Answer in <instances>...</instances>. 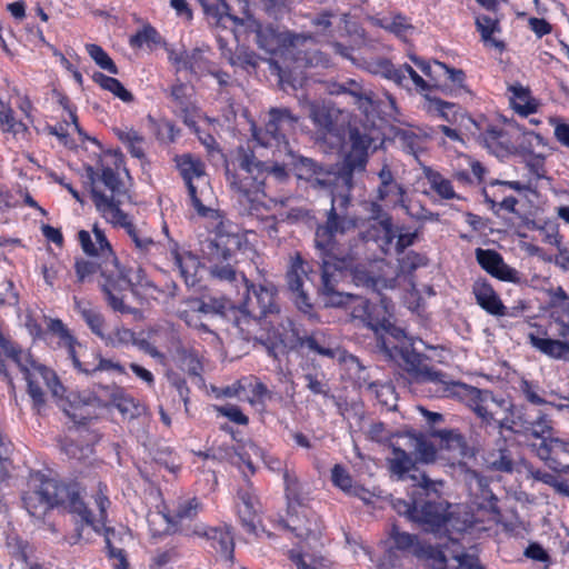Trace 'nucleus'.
<instances>
[{
    "label": "nucleus",
    "instance_id": "nucleus-46",
    "mask_svg": "<svg viewBox=\"0 0 569 569\" xmlns=\"http://www.w3.org/2000/svg\"><path fill=\"white\" fill-rule=\"evenodd\" d=\"M74 271L77 276V282H98L100 276V260L94 258H77L74 261Z\"/></svg>",
    "mask_w": 569,
    "mask_h": 569
},
{
    "label": "nucleus",
    "instance_id": "nucleus-55",
    "mask_svg": "<svg viewBox=\"0 0 569 569\" xmlns=\"http://www.w3.org/2000/svg\"><path fill=\"white\" fill-rule=\"evenodd\" d=\"M186 307H191L193 309L200 310L203 316L210 315H222L227 308V301L223 299H214L210 298L208 301L200 299H188L186 302Z\"/></svg>",
    "mask_w": 569,
    "mask_h": 569
},
{
    "label": "nucleus",
    "instance_id": "nucleus-8",
    "mask_svg": "<svg viewBox=\"0 0 569 569\" xmlns=\"http://www.w3.org/2000/svg\"><path fill=\"white\" fill-rule=\"evenodd\" d=\"M108 487L101 482L98 483L97 490L92 496L94 505L98 508V515L91 512V518L97 522L99 528L80 518L81 523L76 529V535L72 537L71 543H77L83 539V530L86 527H91L97 533L103 535L104 541L109 551V556L116 560L113 563L114 569H129L128 561L121 548L116 546L118 535L113 528L107 527V510L110 507L108 498Z\"/></svg>",
    "mask_w": 569,
    "mask_h": 569
},
{
    "label": "nucleus",
    "instance_id": "nucleus-60",
    "mask_svg": "<svg viewBox=\"0 0 569 569\" xmlns=\"http://www.w3.org/2000/svg\"><path fill=\"white\" fill-rule=\"evenodd\" d=\"M369 388L375 393L377 400L388 410H395L397 408V396L392 385L371 383Z\"/></svg>",
    "mask_w": 569,
    "mask_h": 569
},
{
    "label": "nucleus",
    "instance_id": "nucleus-31",
    "mask_svg": "<svg viewBox=\"0 0 569 569\" xmlns=\"http://www.w3.org/2000/svg\"><path fill=\"white\" fill-rule=\"evenodd\" d=\"M69 356L72 359L73 366L80 372H83L86 375H92L97 371H108V370H113L119 373H124V369L120 363L113 362L109 359H103L98 355H96V356L92 355L94 360H97V362H94V363H90L88 361H81L79 359V357L77 356L74 346L72 343H70V346H69Z\"/></svg>",
    "mask_w": 569,
    "mask_h": 569
},
{
    "label": "nucleus",
    "instance_id": "nucleus-27",
    "mask_svg": "<svg viewBox=\"0 0 569 569\" xmlns=\"http://www.w3.org/2000/svg\"><path fill=\"white\" fill-rule=\"evenodd\" d=\"M169 60L176 66L177 71L188 70L190 73L199 76L207 69V61L199 49L191 51L170 52Z\"/></svg>",
    "mask_w": 569,
    "mask_h": 569
},
{
    "label": "nucleus",
    "instance_id": "nucleus-24",
    "mask_svg": "<svg viewBox=\"0 0 569 569\" xmlns=\"http://www.w3.org/2000/svg\"><path fill=\"white\" fill-rule=\"evenodd\" d=\"M250 452H252L256 456H259L266 463V466L272 470V471H282L283 472V479L287 485V488L289 489L291 485H295L297 482V479L295 477H291L287 469L283 468V462L273 456L264 455V452L254 443L250 442L246 446L244 452L238 453L236 451L227 452V456L230 457L232 460L234 457L238 458L236 462L242 461L246 463V466L249 468V470L253 473L254 468L253 463L250 460Z\"/></svg>",
    "mask_w": 569,
    "mask_h": 569
},
{
    "label": "nucleus",
    "instance_id": "nucleus-29",
    "mask_svg": "<svg viewBox=\"0 0 569 569\" xmlns=\"http://www.w3.org/2000/svg\"><path fill=\"white\" fill-rule=\"evenodd\" d=\"M106 221L116 227L123 228L140 252L147 253L156 246L153 239L143 229L137 228L124 211L122 217Z\"/></svg>",
    "mask_w": 569,
    "mask_h": 569
},
{
    "label": "nucleus",
    "instance_id": "nucleus-44",
    "mask_svg": "<svg viewBox=\"0 0 569 569\" xmlns=\"http://www.w3.org/2000/svg\"><path fill=\"white\" fill-rule=\"evenodd\" d=\"M76 308L90 330L100 339L104 340L107 336V326L102 315L96 309H92L88 305H83L78 300H76Z\"/></svg>",
    "mask_w": 569,
    "mask_h": 569
},
{
    "label": "nucleus",
    "instance_id": "nucleus-45",
    "mask_svg": "<svg viewBox=\"0 0 569 569\" xmlns=\"http://www.w3.org/2000/svg\"><path fill=\"white\" fill-rule=\"evenodd\" d=\"M476 27L481 34V39L486 43H489L499 51L505 50V43L500 40L492 38V34L495 32L500 31L499 21L497 19H492L489 16H479L476 19Z\"/></svg>",
    "mask_w": 569,
    "mask_h": 569
},
{
    "label": "nucleus",
    "instance_id": "nucleus-18",
    "mask_svg": "<svg viewBox=\"0 0 569 569\" xmlns=\"http://www.w3.org/2000/svg\"><path fill=\"white\" fill-rule=\"evenodd\" d=\"M247 298L244 301V310L248 315L260 318L278 312L276 302L277 290L272 284H250L247 287Z\"/></svg>",
    "mask_w": 569,
    "mask_h": 569
},
{
    "label": "nucleus",
    "instance_id": "nucleus-1",
    "mask_svg": "<svg viewBox=\"0 0 569 569\" xmlns=\"http://www.w3.org/2000/svg\"><path fill=\"white\" fill-rule=\"evenodd\" d=\"M78 240L83 252L90 258L100 260V276L98 286L103 292L108 305L121 313H130L131 308L123 301V292L134 284L129 270L119 262L104 231L93 224L92 231L80 230Z\"/></svg>",
    "mask_w": 569,
    "mask_h": 569
},
{
    "label": "nucleus",
    "instance_id": "nucleus-26",
    "mask_svg": "<svg viewBox=\"0 0 569 569\" xmlns=\"http://www.w3.org/2000/svg\"><path fill=\"white\" fill-rule=\"evenodd\" d=\"M190 90L184 83H176L170 89V98L174 103V111L188 127L193 128L198 109L190 100Z\"/></svg>",
    "mask_w": 569,
    "mask_h": 569
},
{
    "label": "nucleus",
    "instance_id": "nucleus-47",
    "mask_svg": "<svg viewBox=\"0 0 569 569\" xmlns=\"http://www.w3.org/2000/svg\"><path fill=\"white\" fill-rule=\"evenodd\" d=\"M415 556L423 561L431 569H447V558L442 550L432 545L425 543L415 549Z\"/></svg>",
    "mask_w": 569,
    "mask_h": 569
},
{
    "label": "nucleus",
    "instance_id": "nucleus-7",
    "mask_svg": "<svg viewBox=\"0 0 569 569\" xmlns=\"http://www.w3.org/2000/svg\"><path fill=\"white\" fill-rule=\"evenodd\" d=\"M236 161L238 168L234 172H231L228 167L226 169L227 181L241 197V201H247L254 207L266 196L267 166L257 159L252 150L242 147L237 151Z\"/></svg>",
    "mask_w": 569,
    "mask_h": 569
},
{
    "label": "nucleus",
    "instance_id": "nucleus-15",
    "mask_svg": "<svg viewBox=\"0 0 569 569\" xmlns=\"http://www.w3.org/2000/svg\"><path fill=\"white\" fill-rule=\"evenodd\" d=\"M23 375L28 382V393L36 407L39 408L44 403L41 385L47 386L54 398H62L64 388L58 380L57 375L48 367L37 363L28 372H23Z\"/></svg>",
    "mask_w": 569,
    "mask_h": 569
},
{
    "label": "nucleus",
    "instance_id": "nucleus-11",
    "mask_svg": "<svg viewBox=\"0 0 569 569\" xmlns=\"http://www.w3.org/2000/svg\"><path fill=\"white\" fill-rule=\"evenodd\" d=\"M351 303L352 318L361 321L363 326L373 330L377 335V341L382 336L396 338V335L401 333V330L395 328L389 322V312L385 300H382L380 305H372L367 299L356 295Z\"/></svg>",
    "mask_w": 569,
    "mask_h": 569
},
{
    "label": "nucleus",
    "instance_id": "nucleus-42",
    "mask_svg": "<svg viewBox=\"0 0 569 569\" xmlns=\"http://www.w3.org/2000/svg\"><path fill=\"white\" fill-rule=\"evenodd\" d=\"M396 140L406 152L418 158L426 149L427 136L412 129H400L396 132Z\"/></svg>",
    "mask_w": 569,
    "mask_h": 569
},
{
    "label": "nucleus",
    "instance_id": "nucleus-33",
    "mask_svg": "<svg viewBox=\"0 0 569 569\" xmlns=\"http://www.w3.org/2000/svg\"><path fill=\"white\" fill-rule=\"evenodd\" d=\"M117 138L126 146L130 154L137 159L146 157V138L131 127H120L113 129Z\"/></svg>",
    "mask_w": 569,
    "mask_h": 569
},
{
    "label": "nucleus",
    "instance_id": "nucleus-62",
    "mask_svg": "<svg viewBox=\"0 0 569 569\" xmlns=\"http://www.w3.org/2000/svg\"><path fill=\"white\" fill-rule=\"evenodd\" d=\"M308 114L316 126L330 130L333 126L329 110L318 102H308Z\"/></svg>",
    "mask_w": 569,
    "mask_h": 569
},
{
    "label": "nucleus",
    "instance_id": "nucleus-21",
    "mask_svg": "<svg viewBox=\"0 0 569 569\" xmlns=\"http://www.w3.org/2000/svg\"><path fill=\"white\" fill-rule=\"evenodd\" d=\"M193 533L204 538L221 558L232 561L234 540L229 526L209 527L200 523L194 527Z\"/></svg>",
    "mask_w": 569,
    "mask_h": 569
},
{
    "label": "nucleus",
    "instance_id": "nucleus-5",
    "mask_svg": "<svg viewBox=\"0 0 569 569\" xmlns=\"http://www.w3.org/2000/svg\"><path fill=\"white\" fill-rule=\"evenodd\" d=\"M438 397L450 398L465 403L485 425L502 428V420L509 418L512 405L506 399H497L486 389L448 379L441 385Z\"/></svg>",
    "mask_w": 569,
    "mask_h": 569
},
{
    "label": "nucleus",
    "instance_id": "nucleus-30",
    "mask_svg": "<svg viewBox=\"0 0 569 569\" xmlns=\"http://www.w3.org/2000/svg\"><path fill=\"white\" fill-rule=\"evenodd\" d=\"M349 139L351 151L348 156V163L352 168H363L368 149L372 144V139L367 133H362L359 129H351Z\"/></svg>",
    "mask_w": 569,
    "mask_h": 569
},
{
    "label": "nucleus",
    "instance_id": "nucleus-32",
    "mask_svg": "<svg viewBox=\"0 0 569 569\" xmlns=\"http://www.w3.org/2000/svg\"><path fill=\"white\" fill-rule=\"evenodd\" d=\"M330 92L336 94L348 93L352 96L360 109L367 110L372 104V91L365 89L362 84L355 79H347L341 83L332 84Z\"/></svg>",
    "mask_w": 569,
    "mask_h": 569
},
{
    "label": "nucleus",
    "instance_id": "nucleus-56",
    "mask_svg": "<svg viewBox=\"0 0 569 569\" xmlns=\"http://www.w3.org/2000/svg\"><path fill=\"white\" fill-rule=\"evenodd\" d=\"M303 264L301 257L297 254L292 259L290 270L287 273L288 287L293 293L303 291V277L307 276Z\"/></svg>",
    "mask_w": 569,
    "mask_h": 569
},
{
    "label": "nucleus",
    "instance_id": "nucleus-17",
    "mask_svg": "<svg viewBox=\"0 0 569 569\" xmlns=\"http://www.w3.org/2000/svg\"><path fill=\"white\" fill-rule=\"evenodd\" d=\"M281 523L283 528L301 539L320 535L317 517L309 508L300 503H289L287 516Z\"/></svg>",
    "mask_w": 569,
    "mask_h": 569
},
{
    "label": "nucleus",
    "instance_id": "nucleus-10",
    "mask_svg": "<svg viewBox=\"0 0 569 569\" xmlns=\"http://www.w3.org/2000/svg\"><path fill=\"white\" fill-rule=\"evenodd\" d=\"M555 322L561 339H552L537 330L528 333V340L536 350L552 359L569 360V306L561 310Z\"/></svg>",
    "mask_w": 569,
    "mask_h": 569
},
{
    "label": "nucleus",
    "instance_id": "nucleus-23",
    "mask_svg": "<svg viewBox=\"0 0 569 569\" xmlns=\"http://www.w3.org/2000/svg\"><path fill=\"white\" fill-rule=\"evenodd\" d=\"M238 498L241 501L239 517L242 526L249 533H256L258 525L260 523V502L250 482H247L243 488L239 489Z\"/></svg>",
    "mask_w": 569,
    "mask_h": 569
},
{
    "label": "nucleus",
    "instance_id": "nucleus-36",
    "mask_svg": "<svg viewBox=\"0 0 569 569\" xmlns=\"http://www.w3.org/2000/svg\"><path fill=\"white\" fill-rule=\"evenodd\" d=\"M380 180L377 189V197L380 201H385L390 197H396L395 203H402V197L405 193L403 188L395 181L393 174L390 168L385 164L378 173Z\"/></svg>",
    "mask_w": 569,
    "mask_h": 569
},
{
    "label": "nucleus",
    "instance_id": "nucleus-14",
    "mask_svg": "<svg viewBox=\"0 0 569 569\" xmlns=\"http://www.w3.org/2000/svg\"><path fill=\"white\" fill-rule=\"evenodd\" d=\"M502 428L512 432L531 435L541 441L547 440L548 436H552V421L548 415L538 411L533 419H529L513 406L509 418L502 420Z\"/></svg>",
    "mask_w": 569,
    "mask_h": 569
},
{
    "label": "nucleus",
    "instance_id": "nucleus-64",
    "mask_svg": "<svg viewBox=\"0 0 569 569\" xmlns=\"http://www.w3.org/2000/svg\"><path fill=\"white\" fill-rule=\"evenodd\" d=\"M0 123L3 131L14 134L26 130V126L14 119L13 110L3 102L0 103Z\"/></svg>",
    "mask_w": 569,
    "mask_h": 569
},
{
    "label": "nucleus",
    "instance_id": "nucleus-16",
    "mask_svg": "<svg viewBox=\"0 0 569 569\" xmlns=\"http://www.w3.org/2000/svg\"><path fill=\"white\" fill-rule=\"evenodd\" d=\"M308 38L288 32H277L270 26L257 24L256 42L268 53H277L282 48L286 54L292 56L293 50Z\"/></svg>",
    "mask_w": 569,
    "mask_h": 569
},
{
    "label": "nucleus",
    "instance_id": "nucleus-19",
    "mask_svg": "<svg viewBox=\"0 0 569 569\" xmlns=\"http://www.w3.org/2000/svg\"><path fill=\"white\" fill-rule=\"evenodd\" d=\"M369 212V228L363 233L362 238L366 241H381L380 247L382 251L387 252L395 238L392 219L383 212L382 207L377 202L370 203Z\"/></svg>",
    "mask_w": 569,
    "mask_h": 569
},
{
    "label": "nucleus",
    "instance_id": "nucleus-63",
    "mask_svg": "<svg viewBox=\"0 0 569 569\" xmlns=\"http://www.w3.org/2000/svg\"><path fill=\"white\" fill-rule=\"evenodd\" d=\"M390 536L396 545V547L400 550H407L415 555V549L418 546H422L423 542H420L415 535H410L405 531H400L398 527L392 526Z\"/></svg>",
    "mask_w": 569,
    "mask_h": 569
},
{
    "label": "nucleus",
    "instance_id": "nucleus-4",
    "mask_svg": "<svg viewBox=\"0 0 569 569\" xmlns=\"http://www.w3.org/2000/svg\"><path fill=\"white\" fill-rule=\"evenodd\" d=\"M351 198L348 193L333 194L326 220L317 227L315 247L318 254L338 257L350 253L340 243V238L357 229L359 219L350 212Z\"/></svg>",
    "mask_w": 569,
    "mask_h": 569
},
{
    "label": "nucleus",
    "instance_id": "nucleus-48",
    "mask_svg": "<svg viewBox=\"0 0 569 569\" xmlns=\"http://www.w3.org/2000/svg\"><path fill=\"white\" fill-rule=\"evenodd\" d=\"M186 186L193 208L200 216L206 217L209 208H207L203 202L207 200V197L210 193L208 180H200L192 183L190 182Z\"/></svg>",
    "mask_w": 569,
    "mask_h": 569
},
{
    "label": "nucleus",
    "instance_id": "nucleus-54",
    "mask_svg": "<svg viewBox=\"0 0 569 569\" xmlns=\"http://www.w3.org/2000/svg\"><path fill=\"white\" fill-rule=\"evenodd\" d=\"M487 466L496 471L512 472L513 460L508 449H499L498 451L489 452L486 458Z\"/></svg>",
    "mask_w": 569,
    "mask_h": 569
},
{
    "label": "nucleus",
    "instance_id": "nucleus-25",
    "mask_svg": "<svg viewBox=\"0 0 569 569\" xmlns=\"http://www.w3.org/2000/svg\"><path fill=\"white\" fill-rule=\"evenodd\" d=\"M472 293L477 303L489 315L495 317L512 315L508 312L498 293L486 280H477L472 286Z\"/></svg>",
    "mask_w": 569,
    "mask_h": 569
},
{
    "label": "nucleus",
    "instance_id": "nucleus-50",
    "mask_svg": "<svg viewBox=\"0 0 569 569\" xmlns=\"http://www.w3.org/2000/svg\"><path fill=\"white\" fill-rule=\"evenodd\" d=\"M92 79L102 89L110 91L123 102H131L133 100L132 93L128 91L118 79L108 77L101 72H94Z\"/></svg>",
    "mask_w": 569,
    "mask_h": 569
},
{
    "label": "nucleus",
    "instance_id": "nucleus-3",
    "mask_svg": "<svg viewBox=\"0 0 569 569\" xmlns=\"http://www.w3.org/2000/svg\"><path fill=\"white\" fill-rule=\"evenodd\" d=\"M22 500L24 508L32 517L41 518L49 509L61 506L99 528L81 497L80 487L76 483L67 485L56 479H43L38 487L28 490Z\"/></svg>",
    "mask_w": 569,
    "mask_h": 569
},
{
    "label": "nucleus",
    "instance_id": "nucleus-35",
    "mask_svg": "<svg viewBox=\"0 0 569 569\" xmlns=\"http://www.w3.org/2000/svg\"><path fill=\"white\" fill-rule=\"evenodd\" d=\"M508 90L511 92L509 98L513 110L520 116H528L537 110V102L531 97L530 90L520 83L511 84Z\"/></svg>",
    "mask_w": 569,
    "mask_h": 569
},
{
    "label": "nucleus",
    "instance_id": "nucleus-61",
    "mask_svg": "<svg viewBox=\"0 0 569 569\" xmlns=\"http://www.w3.org/2000/svg\"><path fill=\"white\" fill-rule=\"evenodd\" d=\"M181 368L190 376L199 377L202 371L200 355L193 349L183 348L179 352Z\"/></svg>",
    "mask_w": 569,
    "mask_h": 569
},
{
    "label": "nucleus",
    "instance_id": "nucleus-28",
    "mask_svg": "<svg viewBox=\"0 0 569 569\" xmlns=\"http://www.w3.org/2000/svg\"><path fill=\"white\" fill-rule=\"evenodd\" d=\"M281 342L286 348L297 349L306 347L309 350L328 358H335L338 352L337 349L322 345L316 335L299 337L293 329L290 336L281 338Z\"/></svg>",
    "mask_w": 569,
    "mask_h": 569
},
{
    "label": "nucleus",
    "instance_id": "nucleus-52",
    "mask_svg": "<svg viewBox=\"0 0 569 569\" xmlns=\"http://www.w3.org/2000/svg\"><path fill=\"white\" fill-rule=\"evenodd\" d=\"M533 448L539 458H548L549 453H555V456L569 455V440L548 436L547 440L540 441L537 446L533 445Z\"/></svg>",
    "mask_w": 569,
    "mask_h": 569
},
{
    "label": "nucleus",
    "instance_id": "nucleus-51",
    "mask_svg": "<svg viewBox=\"0 0 569 569\" xmlns=\"http://www.w3.org/2000/svg\"><path fill=\"white\" fill-rule=\"evenodd\" d=\"M389 470L399 479H403L413 466L411 457L400 448H392V455L388 458Z\"/></svg>",
    "mask_w": 569,
    "mask_h": 569
},
{
    "label": "nucleus",
    "instance_id": "nucleus-59",
    "mask_svg": "<svg viewBox=\"0 0 569 569\" xmlns=\"http://www.w3.org/2000/svg\"><path fill=\"white\" fill-rule=\"evenodd\" d=\"M86 50L90 58L103 70L118 74V68L109 54L98 44L88 43Z\"/></svg>",
    "mask_w": 569,
    "mask_h": 569
},
{
    "label": "nucleus",
    "instance_id": "nucleus-41",
    "mask_svg": "<svg viewBox=\"0 0 569 569\" xmlns=\"http://www.w3.org/2000/svg\"><path fill=\"white\" fill-rule=\"evenodd\" d=\"M174 263L179 268L180 274L188 287H193L199 282L200 261L196 256L190 253L181 256L176 252Z\"/></svg>",
    "mask_w": 569,
    "mask_h": 569
},
{
    "label": "nucleus",
    "instance_id": "nucleus-6",
    "mask_svg": "<svg viewBox=\"0 0 569 569\" xmlns=\"http://www.w3.org/2000/svg\"><path fill=\"white\" fill-rule=\"evenodd\" d=\"M378 348L387 358L403 368L415 381L432 383L437 396L440 392L441 385H445L449 379L446 373L427 363V358L412 348L402 331L400 335H396V338L389 336L379 338Z\"/></svg>",
    "mask_w": 569,
    "mask_h": 569
},
{
    "label": "nucleus",
    "instance_id": "nucleus-38",
    "mask_svg": "<svg viewBox=\"0 0 569 569\" xmlns=\"http://www.w3.org/2000/svg\"><path fill=\"white\" fill-rule=\"evenodd\" d=\"M206 16L216 24L224 26L226 21L240 23V20L230 13V7L226 0H198Z\"/></svg>",
    "mask_w": 569,
    "mask_h": 569
},
{
    "label": "nucleus",
    "instance_id": "nucleus-37",
    "mask_svg": "<svg viewBox=\"0 0 569 569\" xmlns=\"http://www.w3.org/2000/svg\"><path fill=\"white\" fill-rule=\"evenodd\" d=\"M206 16L216 24L224 26L226 21L240 23V20L230 13V7L226 0H198Z\"/></svg>",
    "mask_w": 569,
    "mask_h": 569
},
{
    "label": "nucleus",
    "instance_id": "nucleus-2",
    "mask_svg": "<svg viewBox=\"0 0 569 569\" xmlns=\"http://www.w3.org/2000/svg\"><path fill=\"white\" fill-rule=\"evenodd\" d=\"M121 166L122 154H114L110 161L102 160L96 169H87L92 201L104 220L122 217L121 207L131 202L128 184L121 177Z\"/></svg>",
    "mask_w": 569,
    "mask_h": 569
},
{
    "label": "nucleus",
    "instance_id": "nucleus-20",
    "mask_svg": "<svg viewBox=\"0 0 569 569\" xmlns=\"http://www.w3.org/2000/svg\"><path fill=\"white\" fill-rule=\"evenodd\" d=\"M293 168L297 177L308 181L315 189H328L337 180V172L331 167L319 164L310 158L299 157Z\"/></svg>",
    "mask_w": 569,
    "mask_h": 569
},
{
    "label": "nucleus",
    "instance_id": "nucleus-13",
    "mask_svg": "<svg viewBox=\"0 0 569 569\" xmlns=\"http://www.w3.org/2000/svg\"><path fill=\"white\" fill-rule=\"evenodd\" d=\"M299 117L295 116L288 108H271L268 112V121L264 127L268 138L261 143L266 146H276L277 152L282 150L293 159V152L289 147L287 134L296 129Z\"/></svg>",
    "mask_w": 569,
    "mask_h": 569
},
{
    "label": "nucleus",
    "instance_id": "nucleus-53",
    "mask_svg": "<svg viewBox=\"0 0 569 569\" xmlns=\"http://www.w3.org/2000/svg\"><path fill=\"white\" fill-rule=\"evenodd\" d=\"M425 108L428 112L437 113L446 121H453L457 116L458 107L455 103L446 102L438 98L425 97Z\"/></svg>",
    "mask_w": 569,
    "mask_h": 569
},
{
    "label": "nucleus",
    "instance_id": "nucleus-34",
    "mask_svg": "<svg viewBox=\"0 0 569 569\" xmlns=\"http://www.w3.org/2000/svg\"><path fill=\"white\" fill-rule=\"evenodd\" d=\"M177 167L182 176L184 183L207 180L204 164L190 153H186L176 158Z\"/></svg>",
    "mask_w": 569,
    "mask_h": 569
},
{
    "label": "nucleus",
    "instance_id": "nucleus-57",
    "mask_svg": "<svg viewBox=\"0 0 569 569\" xmlns=\"http://www.w3.org/2000/svg\"><path fill=\"white\" fill-rule=\"evenodd\" d=\"M111 391L113 392L111 406H114L124 418L132 419L139 415V407L132 398L124 395L122 389H111Z\"/></svg>",
    "mask_w": 569,
    "mask_h": 569
},
{
    "label": "nucleus",
    "instance_id": "nucleus-58",
    "mask_svg": "<svg viewBox=\"0 0 569 569\" xmlns=\"http://www.w3.org/2000/svg\"><path fill=\"white\" fill-rule=\"evenodd\" d=\"M158 140L164 143H171L176 140L179 130L176 129L174 124L168 120H154L152 117H148Z\"/></svg>",
    "mask_w": 569,
    "mask_h": 569
},
{
    "label": "nucleus",
    "instance_id": "nucleus-12",
    "mask_svg": "<svg viewBox=\"0 0 569 569\" xmlns=\"http://www.w3.org/2000/svg\"><path fill=\"white\" fill-rule=\"evenodd\" d=\"M240 243L238 236H218L209 241L206 247V254L211 263L210 274L221 281L236 280L237 272L230 263L232 247Z\"/></svg>",
    "mask_w": 569,
    "mask_h": 569
},
{
    "label": "nucleus",
    "instance_id": "nucleus-22",
    "mask_svg": "<svg viewBox=\"0 0 569 569\" xmlns=\"http://www.w3.org/2000/svg\"><path fill=\"white\" fill-rule=\"evenodd\" d=\"M476 259L480 267L492 277L509 282H519V272L508 266L500 253L490 249L478 248L476 250Z\"/></svg>",
    "mask_w": 569,
    "mask_h": 569
},
{
    "label": "nucleus",
    "instance_id": "nucleus-9",
    "mask_svg": "<svg viewBox=\"0 0 569 569\" xmlns=\"http://www.w3.org/2000/svg\"><path fill=\"white\" fill-rule=\"evenodd\" d=\"M321 260V287L320 295L327 307H341L351 305L356 295L339 291L337 286L342 276V271L352 264L351 253H340L338 257L318 254Z\"/></svg>",
    "mask_w": 569,
    "mask_h": 569
},
{
    "label": "nucleus",
    "instance_id": "nucleus-39",
    "mask_svg": "<svg viewBox=\"0 0 569 569\" xmlns=\"http://www.w3.org/2000/svg\"><path fill=\"white\" fill-rule=\"evenodd\" d=\"M375 26H378L397 37H406L413 29L409 19L399 12H391L388 16L372 19Z\"/></svg>",
    "mask_w": 569,
    "mask_h": 569
},
{
    "label": "nucleus",
    "instance_id": "nucleus-49",
    "mask_svg": "<svg viewBox=\"0 0 569 569\" xmlns=\"http://www.w3.org/2000/svg\"><path fill=\"white\" fill-rule=\"evenodd\" d=\"M425 176L428 180L430 188L443 199H453L457 197L451 181L446 179L441 173L430 169H425Z\"/></svg>",
    "mask_w": 569,
    "mask_h": 569
},
{
    "label": "nucleus",
    "instance_id": "nucleus-40",
    "mask_svg": "<svg viewBox=\"0 0 569 569\" xmlns=\"http://www.w3.org/2000/svg\"><path fill=\"white\" fill-rule=\"evenodd\" d=\"M413 521L429 526L431 530H435L440 529L445 525L446 518L440 512L437 505L432 502H425L423 505H420L418 502Z\"/></svg>",
    "mask_w": 569,
    "mask_h": 569
},
{
    "label": "nucleus",
    "instance_id": "nucleus-43",
    "mask_svg": "<svg viewBox=\"0 0 569 569\" xmlns=\"http://www.w3.org/2000/svg\"><path fill=\"white\" fill-rule=\"evenodd\" d=\"M367 70L373 74L382 76L398 86H405L406 76L402 69H397L388 59L378 58L368 61Z\"/></svg>",
    "mask_w": 569,
    "mask_h": 569
}]
</instances>
